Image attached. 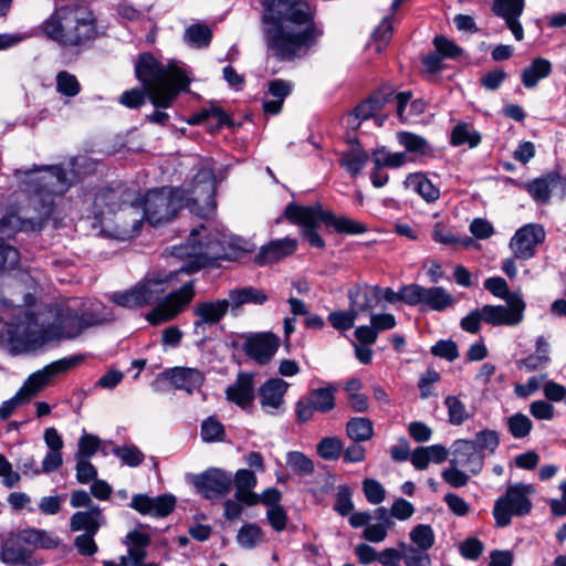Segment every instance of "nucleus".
<instances>
[{
  "label": "nucleus",
  "mask_w": 566,
  "mask_h": 566,
  "mask_svg": "<svg viewBox=\"0 0 566 566\" xmlns=\"http://www.w3.org/2000/svg\"><path fill=\"white\" fill-rule=\"evenodd\" d=\"M262 6L268 54L279 62L305 57L323 34L315 21L316 8L307 0H262Z\"/></svg>",
  "instance_id": "1"
},
{
  "label": "nucleus",
  "mask_w": 566,
  "mask_h": 566,
  "mask_svg": "<svg viewBox=\"0 0 566 566\" xmlns=\"http://www.w3.org/2000/svg\"><path fill=\"white\" fill-rule=\"evenodd\" d=\"M22 174L21 170L18 171ZM22 184L25 201L18 211H8L0 219V233L10 237L19 231H40L54 210V199L72 186L65 169L60 165L34 166L23 171Z\"/></svg>",
  "instance_id": "2"
},
{
  "label": "nucleus",
  "mask_w": 566,
  "mask_h": 566,
  "mask_svg": "<svg viewBox=\"0 0 566 566\" xmlns=\"http://www.w3.org/2000/svg\"><path fill=\"white\" fill-rule=\"evenodd\" d=\"M201 231H206L203 224L190 231L187 244L172 248L174 255L193 259L191 262L168 274H149L132 289L113 293L111 296L112 302L126 308L145 307L157 301L168 287V283L179 273L191 274L199 271L211 261L226 259L227 254L223 252L221 243L216 235L209 234L205 242L198 240V235Z\"/></svg>",
  "instance_id": "3"
},
{
  "label": "nucleus",
  "mask_w": 566,
  "mask_h": 566,
  "mask_svg": "<svg viewBox=\"0 0 566 566\" xmlns=\"http://www.w3.org/2000/svg\"><path fill=\"white\" fill-rule=\"evenodd\" d=\"M135 74L144 91H125L119 103L128 108H138L145 103L146 95L157 108H168L180 92L188 91L190 80L176 63L163 64L150 53H142L135 64Z\"/></svg>",
  "instance_id": "4"
},
{
  "label": "nucleus",
  "mask_w": 566,
  "mask_h": 566,
  "mask_svg": "<svg viewBox=\"0 0 566 566\" xmlns=\"http://www.w3.org/2000/svg\"><path fill=\"white\" fill-rule=\"evenodd\" d=\"M43 34L63 48H81L98 36L97 18L85 4L69 3L56 8L42 22Z\"/></svg>",
  "instance_id": "5"
},
{
  "label": "nucleus",
  "mask_w": 566,
  "mask_h": 566,
  "mask_svg": "<svg viewBox=\"0 0 566 566\" xmlns=\"http://www.w3.org/2000/svg\"><path fill=\"white\" fill-rule=\"evenodd\" d=\"M60 538L54 532L28 527L10 533L1 543L0 560L9 566H41L36 549H54Z\"/></svg>",
  "instance_id": "6"
},
{
  "label": "nucleus",
  "mask_w": 566,
  "mask_h": 566,
  "mask_svg": "<svg viewBox=\"0 0 566 566\" xmlns=\"http://www.w3.org/2000/svg\"><path fill=\"white\" fill-rule=\"evenodd\" d=\"M44 325H40L34 313L25 312L24 319L10 323L0 332V344L11 354L33 350L46 343Z\"/></svg>",
  "instance_id": "7"
},
{
  "label": "nucleus",
  "mask_w": 566,
  "mask_h": 566,
  "mask_svg": "<svg viewBox=\"0 0 566 566\" xmlns=\"http://www.w3.org/2000/svg\"><path fill=\"white\" fill-rule=\"evenodd\" d=\"M104 323L98 314L85 311L78 314L69 307L59 308L53 323L44 326L45 340L55 339H74L78 337L85 329Z\"/></svg>",
  "instance_id": "8"
},
{
  "label": "nucleus",
  "mask_w": 566,
  "mask_h": 566,
  "mask_svg": "<svg viewBox=\"0 0 566 566\" xmlns=\"http://www.w3.org/2000/svg\"><path fill=\"white\" fill-rule=\"evenodd\" d=\"M196 295L195 281L185 282L178 290L171 291L163 297L157 305L146 315L151 325L169 322L182 313Z\"/></svg>",
  "instance_id": "9"
},
{
  "label": "nucleus",
  "mask_w": 566,
  "mask_h": 566,
  "mask_svg": "<svg viewBox=\"0 0 566 566\" xmlns=\"http://www.w3.org/2000/svg\"><path fill=\"white\" fill-rule=\"evenodd\" d=\"M530 486L515 484L507 488L505 494L495 501L493 515L500 527L511 523L512 516H523L530 513L532 502L526 496Z\"/></svg>",
  "instance_id": "10"
},
{
  "label": "nucleus",
  "mask_w": 566,
  "mask_h": 566,
  "mask_svg": "<svg viewBox=\"0 0 566 566\" xmlns=\"http://www.w3.org/2000/svg\"><path fill=\"white\" fill-rule=\"evenodd\" d=\"M216 176L212 169L201 168L192 179L187 207L200 217L216 208Z\"/></svg>",
  "instance_id": "11"
},
{
  "label": "nucleus",
  "mask_w": 566,
  "mask_h": 566,
  "mask_svg": "<svg viewBox=\"0 0 566 566\" xmlns=\"http://www.w3.org/2000/svg\"><path fill=\"white\" fill-rule=\"evenodd\" d=\"M321 214V205L298 206L296 203H289L284 210V217L291 223L302 226V235L312 247L317 249L325 247V241L316 230L318 223L322 222Z\"/></svg>",
  "instance_id": "12"
},
{
  "label": "nucleus",
  "mask_w": 566,
  "mask_h": 566,
  "mask_svg": "<svg viewBox=\"0 0 566 566\" xmlns=\"http://www.w3.org/2000/svg\"><path fill=\"white\" fill-rule=\"evenodd\" d=\"M181 208V202L168 188L154 189L147 192L144 201V217L153 224L171 220Z\"/></svg>",
  "instance_id": "13"
},
{
  "label": "nucleus",
  "mask_w": 566,
  "mask_h": 566,
  "mask_svg": "<svg viewBox=\"0 0 566 566\" xmlns=\"http://www.w3.org/2000/svg\"><path fill=\"white\" fill-rule=\"evenodd\" d=\"M336 388L333 385L311 389L295 406L298 422L312 420L315 412L327 413L335 408Z\"/></svg>",
  "instance_id": "14"
},
{
  "label": "nucleus",
  "mask_w": 566,
  "mask_h": 566,
  "mask_svg": "<svg viewBox=\"0 0 566 566\" xmlns=\"http://www.w3.org/2000/svg\"><path fill=\"white\" fill-rule=\"evenodd\" d=\"M197 492L207 500L226 496L232 489V474L221 469L211 468L192 479Z\"/></svg>",
  "instance_id": "15"
},
{
  "label": "nucleus",
  "mask_w": 566,
  "mask_h": 566,
  "mask_svg": "<svg viewBox=\"0 0 566 566\" xmlns=\"http://www.w3.org/2000/svg\"><path fill=\"white\" fill-rule=\"evenodd\" d=\"M546 238L543 226L538 223H527L521 227L510 241V249L514 258L520 260H530L536 254V247Z\"/></svg>",
  "instance_id": "16"
},
{
  "label": "nucleus",
  "mask_w": 566,
  "mask_h": 566,
  "mask_svg": "<svg viewBox=\"0 0 566 566\" xmlns=\"http://www.w3.org/2000/svg\"><path fill=\"white\" fill-rule=\"evenodd\" d=\"M80 360V357H71L53 361L42 370L29 376L19 390L23 394L24 399L29 401L34 395L42 390L53 377L67 371Z\"/></svg>",
  "instance_id": "17"
},
{
  "label": "nucleus",
  "mask_w": 566,
  "mask_h": 566,
  "mask_svg": "<svg viewBox=\"0 0 566 566\" xmlns=\"http://www.w3.org/2000/svg\"><path fill=\"white\" fill-rule=\"evenodd\" d=\"M280 347V338L271 332L253 333L245 336L242 349L260 365L268 364Z\"/></svg>",
  "instance_id": "18"
},
{
  "label": "nucleus",
  "mask_w": 566,
  "mask_h": 566,
  "mask_svg": "<svg viewBox=\"0 0 566 566\" xmlns=\"http://www.w3.org/2000/svg\"><path fill=\"white\" fill-rule=\"evenodd\" d=\"M504 305H484L481 308L483 322L493 326H515L523 319L525 302L522 297H513V301Z\"/></svg>",
  "instance_id": "19"
},
{
  "label": "nucleus",
  "mask_w": 566,
  "mask_h": 566,
  "mask_svg": "<svg viewBox=\"0 0 566 566\" xmlns=\"http://www.w3.org/2000/svg\"><path fill=\"white\" fill-rule=\"evenodd\" d=\"M450 464L464 469L472 475L481 472L484 465V453L472 440L459 439L451 447Z\"/></svg>",
  "instance_id": "20"
},
{
  "label": "nucleus",
  "mask_w": 566,
  "mask_h": 566,
  "mask_svg": "<svg viewBox=\"0 0 566 566\" xmlns=\"http://www.w3.org/2000/svg\"><path fill=\"white\" fill-rule=\"evenodd\" d=\"M289 384L281 378H270L259 388V398L262 410L271 416L284 412V396Z\"/></svg>",
  "instance_id": "21"
},
{
  "label": "nucleus",
  "mask_w": 566,
  "mask_h": 566,
  "mask_svg": "<svg viewBox=\"0 0 566 566\" xmlns=\"http://www.w3.org/2000/svg\"><path fill=\"white\" fill-rule=\"evenodd\" d=\"M525 9V0H493L492 12L502 19L516 41L524 39V29L520 21Z\"/></svg>",
  "instance_id": "22"
},
{
  "label": "nucleus",
  "mask_w": 566,
  "mask_h": 566,
  "mask_svg": "<svg viewBox=\"0 0 566 566\" xmlns=\"http://www.w3.org/2000/svg\"><path fill=\"white\" fill-rule=\"evenodd\" d=\"M176 503V497L171 494H161L155 497L147 494H135L129 505L142 515L160 518L171 514Z\"/></svg>",
  "instance_id": "23"
},
{
  "label": "nucleus",
  "mask_w": 566,
  "mask_h": 566,
  "mask_svg": "<svg viewBox=\"0 0 566 566\" xmlns=\"http://www.w3.org/2000/svg\"><path fill=\"white\" fill-rule=\"evenodd\" d=\"M160 379L168 380L176 389L185 390L191 395L202 387L206 376L198 368L174 367L160 373L156 382Z\"/></svg>",
  "instance_id": "24"
},
{
  "label": "nucleus",
  "mask_w": 566,
  "mask_h": 566,
  "mask_svg": "<svg viewBox=\"0 0 566 566\" xmlns=\"http://www.w3.org/2000/svg\"><path fill=\"white\" fill-rule=\"evenodd\" d=\"M558 187L565 188L566 180L556 171H549L523 185V189L535 202L541 205H546L551 199L552 191Z\"/></svg>",
  "instance_id": "25"
},
{
  "label": "nucleus",
  "mask_w": 566,
  "mask_h": 566,
  "mask_svg": "<svg viewBox=\"0 0 566 566\" xmlns=\"http://www.w3.org/2000/svg\"><path fill=\"white\" fill-rule=\"evenodd\" d=\"M229 307H231L229 300H216L199 302L192 308V313L196 316L193 322L195 331L205 325H216L222 321L227 315Z\"/></svg>",
  "instance_id": "26"
},
{
  "label": "nucleus",
  "mask_w": 566,
  "mask_h": 566,
  "mask_svg": "<svg viewBox=\"0 0 566 566\" xmlns=\"http://www.w3.org/2000/svg\"><path fill=\"white\" fill-rule=\"evenodd\" d=\"M382 289L377 285H356L348 291L350 308L357 315L360 313L371 314L381 300Z\"/></svg>",
  "instance_id": "27"
},
{
  "label": "nucleus",
  "mask_w": 566,
  "mask_h": 566,
  "mask_svg": "<svg viewBox=\"0 0 566 566\" xmlns=\"http://www.w3.org/2000/svg\"><path fill=\"white\" fill-rule=\"evenodd\" d=\"M226 399L241 409L250 407L255 398L254 378L252 374L240 371L235 381L228 386Z\"/></svg>",
  "instance_id": "28"
},
{
  "label": "nucleus",
  "mask_w": 566,
  "mask_h": 566,
  "mask_svg": "<svg viewBox=\"0 0 566 566\" xmlns=\"http://www.w3.org/2000/svg\"><path fill=\"white\" fill-rule=\"evenodd\" d=\"M106 524V517L99 506H91V510L77 511L70 517V531L74 533L97 534Z\"/></svg>",
  "instance_id": "29"
},
{
  "label": "nucleus",
  "mask_w": 566,
  "mask_h": 566,
  "mask_svg": "<svg viewBox=\"0 0 566 566\" xmlns=\"http://www.w3.org/2000/svg\"><path fill=\"white\" fill-rule=\"evenodd\" d=\"M297 249V241L291 238H283L271 241L263 245L254 258L258 265L274 263L285 256L293 254Z\"/></svg>",
  "instance_id": "30"
},
{
  "label": "nucleus",
  "mask_w": 566,
  "mask_h": 566,
  "mask_svg": "<svg viewBox=\"0 0 566 566\" xmlns=\"http://www.w3.org/2000/svg\"><path fill=\"white\" fill-rule=\"evenodd\" d=\"M258 479L253 471L240 469L232 476V485L235 486L234 497L248 506L259 503V494L253 492Z\"/></svg>",
  "instance_id": "31"
},
{
  "label": "nucleus",
  "mask_w": 566,
  "mask_h": 566,
  "mask_svg": "<svg viewBox=\"0 0 566 566\" xmlns=\"http://www.w3.org/2000/svg\"><path fill=\"white\" fill-rule=\"evenodd\" d=\"M294 84L291 81L275 78L268 83V94L273 99L263 102V111L266 114L277 115L283 107L284 99L292 93Z\"/></svg>",
  "instance_id": "32"
},
{
  "label": "nucleus",
  "mask_w": 566,
  "mask_h": 566,
  "mask_svg": "<svg viewBox=\"0 0 566 566\" xmlns=\"http://www.w3.org/2000/svg\"><path fill=\"white\" fill-rule=\"evenodd\" d=\"M390 97L391 93L386 92L385 90H379L358 104L352 114V116L358 120L357 125L361 120H367L376 116L384 106L390 102Z\"/></svg>",
  "instance_id": "33"
},
{
  "label": "nucleus",
  "mask_w": 566,
  "mask_h": 566,
  "mask_svg": "<svg viewBox=\"0 0 566 566\" xmlns=\"http://www.w3.org/2000/svg\"><path fill=\"white\" fill-rule=\"evenodd\" d=\"M228 300L234 311L247 304L263 305L269 296L263 290L249 285L230 290Z\"/></svg>",
  "instance_id": "34"
},
{
  "label": "nucleus",
  "mask_w": 566,
  "mask_h": 566,
  "mask_svg": "<svg viewBox=\"0 0 566 566\" xmlns=\"http://www.w3.org/2000/svg\"><path fill=\"white\" fill-rule=\"evenodd\" d=\"M321 221L327 227L334 228L337 233L340 234H361L367 231V227L354 219L345 216L337 217L332 211L323 210L321 214Z\"/></svg>",
  "instance_id": "35"
},
{
  "label": "nucleus",
  "mask_w": 566,
  "mask_h": 566,
  "mask_svg": "<svg viewBox=\"0 0 566 566\" xmlns=\"http://www.w3.org/2000/svg\"><path fill=\"white\" fill-rule=\"evenodd\" d=\"M552 73V63L544 57H535L530 65L522 71L521 82L526 88H534L541 80Z\"/></svg>",
  "instance_id": "36"
},
{
  "label": "nucleus",
  "mask_w": 566,
  "mask_h": 566,
  "mask_svg": "<svg viewBox=\"0 0 566 566\" xmlns=\"http://www.w3.org/2000/svg\"><path fill=\"white\" fill-rule=\"evenodd\" d=\"M549 344L544 336L536 338V350L534 354L528 355L525 358L516 360L518 369H525L527 371H534L545 367L549 363Z\"/></svg>",
  "instance_id": "37"
},
{
  "label": "nucleus",
  "mask_w": 566,
  "mask_h": 566,
  "mask_svg": "<svg viewBox=\"0 0 566 566\" xmlns=\"http://www.w3.org/2000/svg\"><path fill=\"white\" fill-rule=\"evenodd\" d=\"M457 303L455 297L442 286L424 287L422 305L436 312H443Z\"/></svg>",
  "instance_id": "38"
},
{
  "label": "nucleus",
  "mask_w": 566,
  "mask_h": 566,
  "mask_svg": "<svg viewBox=\"0 0 566 566\" xmlns=\"http://www.w3.org/2000/svg\"><path fill=\"white\" fill-rule=\"evenodd\" d=\"M398 143L405 147L406 153L417 157H433L434 151L429 142L420 135L410 132H399L397 134Z\"/></svg>",
  "instance_id": "39"
},
{
  "label": "nucleus",
  "mask_w": 566,
  "mask_h": 566,
  "mask_svg": "<svg viewBox=\"0 0 566 566\" xmlns=\"http://www.w3.org/2000/svg\"><path fill=\"white\" fill-rule=\"evenodd\" d=\"M120 208V196L117 190L105 188L95 195L94 210L97 217L104 213H113Z\"/></svg>",
  "instance_id": "40"
},
{
  "label": "nucleus",
  "mask_w": 566,
  "mask_h": 566,
  "mask_svg": "<svg viewBox=\"0 0 566 566\" xmlns=\"http://www.w3.org/2000/svg\"><path fill=\"white\" fill-rule=\"evenodd\" d=\"M346 433L354 442H365L374 436V423L364 417L350 418L346 423Z\"/></svg>",
  "instance_id": "41"
},
{
  "label": "nucleus",
  "mask_w": 566,
  "mask_h": 566,
  "mask_svg": "<svg viewBox=\"0 0 566 566\" xmlns=\"http://www.w3.org/2000/svg\"><path fill=\"white\" fill-rule=\"evenodd\" d=\"M371 159L377 169H397L406 164L407 156L406 153H391L382 146L371 151Z\"/></svg>",
  "instance_id": "42"
},
{
  "label": "nucleus",
  "mask_w": 566,
  "mask_h": 566,
  "mask_svg": "<svg viewBox=\"0 0 566 566\" xmlns=\"http://www.w3.org/2000/svg\"><path fill=\"white\" fill-rule=\"evenodd\" d=\"M406 184L427 202H434L440 197V190L422 174L410 175Z\"/></svg>",
  "instance_id": "43"
},
{
  "label": "nucleus",
  "mask_w": 566,
  "mask_h": 566,
  "mask_svg": "<svg viewBox=\"0 0 566 566\" xmlns=\"http://www.w3.org/2000/svg\"><path fill=\"white\" fill-rule=\"evenodd\" d=\"M413 551L426 552L434 545L436 536L432 527L428 524H418L409 533Z\"/></svg>",
  "instance_id": "44"
},
{
  "label": "nucleus",
  "mask_w": 566,
  "mask_h": 566,
  "mask_svg": "<svg viewBox=\"0 0 566 566\" xmlns=\"http://www.w3.org/2000/svg\"><path fill=\"white\" fill-rule=\"evenodd\" d=\"M481 143L480 134L474 130L468 123H459L455 125L450 135V144L452 146H462L468 144L469 147H476Z\"/></svg>",
  "instance_id": "45"
},
{
  "label": "nucleus",
  "mask_w": 566,
  "mask_h": 566,
  "mask_svg": "<svg viewBox=\"0 0 566 566\" xmlns=\"http://www.w3.org/2000/svg\"><path fill=\"white\" fill-rule=\"evenodd\" d=\"M444 406L448 410L449 422L453 426H461L471 417L465 405L457 396H447Z\"/></svg>",
  "instance_id": "46"
},
{
  "label": "nucleus",
  "mask_w": 566,
  "mask_h": 566,
  "mask_svg": "<svg viewBox=\"0 0 566 566\" xmlns=\"http://www.w3.org/2000/svg\"><path fill=\"white\" fill-rule=\"evenodd\" d=\"M287 467L300 476H307L314 472V462L300 451H290L286 454Z\"/></svg>",
  "instance_id": "47"
},
{
  "label": "nucleus",
  "mask_w": 566,
  "mask_h": 566,
  "mask_svg": "<svg viewBox=\"0 0 566 566\" xmlns=\"http://www.w3.org/2000/svg\"><path fill=\"white\" fill-rule=\"evenodd\" d=\"M392 32L394 28L391 19L388 17L384 18L380 24L374 31L373 39L369 45L374 46V50L377 53H381L389 44L392 36Z\"/></svg>",
  "instance_id": "48"
},
{
  "label": "nucleus",
  "mask_w": 566,
  "mask_h": 566,
  "mask_svg": "<svg viewBox=\"0 0 566 566\" xmlns=\"http://www.w3.org/2000/svg\"><path fill=\"white\" fill-rule=\"evenodd\" d=\"M112 452L123 464L132 468L140 465L145 459V454L134 444L114 447Z\"/></svg>",
  "instance_id": "49"
},
{
  "label": "nucleus",
  "mask_w": 566,
  "mask_h": 566,
  "mask_svg": "<svg viewBox=\"0 0 566 566\" xmlns=\"http://www.w3.org/2000/svg\"><path fill=\"white\" fill-rule=\"evenodd\" d=\"M367 160V153L357 148L343 155L340 159V166L344 167L350 175L357 176L365 167Z\"/></svg>",
  "instance_id": "50"
},
{
  "label": "nucleus",
  "mask_w": 566,
  "mask_h": 566,
  "mask_svg": "<svg viewBox=\"0 0 566 566\" xmlns=\"http://www.w3.org/2000/svg\"><path fill=\"white\" fill-rule=\"evenodd\" d=\"M316 450L317 454L324 460H337L343 451V442L337 437H326L318 442Z\"/></svg>",
  "instance_id": "51"
},
{
  "label": "nucleus",
  "mask_w": 566,
  "mask_h": 566,
  "mask_svg": "<svg viewBox=\"0 0 566 566\" xmlns=\"http://www.w3.org/2000/svg\"><path fill=\"white\" fill-rule=\"evenodd\" d=\"M186 40L197 48L208 46L212 39L211 30L205 24H192L187 28Z\"/></svg>",
  "instance_id": "52"
},
{
  "label": "nucleus",
  "mask_w": 566,
  "mask_h": 566,
  "mask_svg": "<svg viewBox=\"0 0 566 566\" xmlns=\"http://www.w3.org/2000/svg\"><path fill=\"white\" fill-rule=\"evenodd\" d=\"M433 46L442 59L455 60L463 54L462 48L444 35H436Z\"/></svg>",
  "instance_id": "53"
},
{
  "label": "nucleus",
  "mask_w": 566,
  "mask_h": 566,
  "mask_svg": "<svg viewBox=\"0 0 566 566\" xmlns=\"http://www.w3.org/2000/svg\"><path fill=\"white\" fill-rule=\"evenodd\" d=\"M483 285L491 294L505 302L513 301V297H521L518 294L510 292L506 281L501 276L489 277Z\"/></svg>",
  "instance_id": "54"
},
{
  "label": "nucleus",
  "mask_w": 566,
  "mask_h": 566,
  "mask_svg": "<svg viewBox=\"0 0 566 566\" xmlns=\"http://www.w3.org/2000/svg\"><path fill=\"white\" fill-rule=\"evenodd\" d=\"M507 427L510 433L515 439L527 437L533 428L531 419L523 413H515L507 418Z\"/></svg>",
  "instance_id": "55"
},
{
  "label": "nucleus",
  "mask_w": 566,
  "mask_h": 566,
  "mask_svg": "<svg viewBox=\"0 0 566 566\" xmlns=\"http://www.w3.org/2000/svg\"><path fill=\"white\" fill-rule=\"evenodd\" d=\"M200 434L206 442L222 441L226 436L224 426L214 417H209L201 423Z\"/></svg>",
  "instance_id": "56"
},
{
  "label": "nucleus",
  "mask_w": 566,
  "mask_h": 566,
  "mask_svg": "<svg viewBox=\"0 0 566 566\" xmlns=\"http://www.w3.org/2000/svg\"><path fill=\"white\" fill-rule=\"evenodd\" d=\"M357 316V313L349 307L347 311H335L329 313L327 321L335 329L344 332L354 326Z\"/></svg>",
  "instance_id": "57"
},
{
  "label": "nucleus",
  "mask_w": 566,
  "mask_h": 566,
  "mask_svg": "<svg viewBox=\"0 0 566 566\" xmlns=\"http://www.w3.org/2000/svg\"><path fill=\"white\" fill-rule=\"evenodd\" d=\"M56 90L62 95L73 97L81 91V85L75 75L61 71L56 75Z\"/></svg>",
  "instance_id": "58"
},
{
  "label": "nucleus",
  "mask_w": 566,
  "mask_h": 566,
  "mask_svg": "<svg viewBox=\"0 0 566 566\" xmlns=\"http://www.w3.org/2000/svg\"><path fill=\"white\" fill-rule=\"evenodd\" d=\"M476 443V448L483 453L484 450L489 453H494L500 446V436L495 430L484 429L475 433V439L472 440Z\"/></svg>",
  "instance_id": "59"
},
{
  "label": "nucleus",
  "mask_w": 566,
  "mask_h": 566,
  "mask_svg": "<svg viewBox=\"0 0 566 566\" xmlns=\"http://www.w3.org/2000/svg\"><path fill=\"white\" fill-rule=\"evenodd\" d=\"M101 439L97 436L84 432L77 442L75 458L90 459L99 449Z\"/></svg>",
  "instance_id": "60"
},
{
  "label": "nucleus",
  "mask_w": 566,
  "mask_h": 566,
  "mask_svg": "<svg viewBox=\"0 0 566 566\" xmlns=\"http://www.w3.org/2000/svg\"><path fill=\"white\" fill-rule=\"evenodd\" d=\"M432 239L436 242L444 245L462 243L463 245L468 247L471 242L470 238H467L465 240L461 241L458 237H455L452 233V231L447 226H444L441 222L434 224L432 230Z\"/></svg>",
  "instance_id": "61"
},
{
  "label": "nucleus",
  "mask_w": 566,
  "mask_h": 566,
  "mask_svg": "<svg viewBox=\"0 0 566 566\" xmlns=\"http://www.w3.org/2000/svg\"><path fill=\"white\" fill-rule=\"evenodd\" d=\"M352 490L348 485H339L336 493L334 511L340 516H347L354 510Z\"/></svg>",
  "instance_id": "62"
},
{
  "label": "nucleus",
  "mask_w": 566,
  "mask_h": 566,
  "mask_svg": "<svg viewBox=\"0 0 566 566\" xmlns=\"http://www.w3.org/2000/svg\"><path fill=\"white\" fill-rule=\"evenodd\" d=\"M238 542L241 546L252 548L262 538V530L255 524L243 525L238 533Z\"/></svg>",
  "instance_id": "63"
},
{
  "label": "nucleus",
  "mask_w": 566,
  "mask_h": 566,
  "mask_svg": "<svg viewBox=\"0 0 566 566\" xmlns=\"http://www.w3.org/2000/svg\"><path fill=\"white\" fill-rule=\"evenodd\" d=\"M436 357L453 361L459 357L458 345L451 339H440L430 349Z\"/></svg>",
  "instance_id": "64"
}]
</instances>
